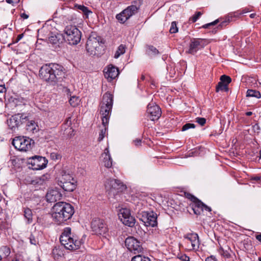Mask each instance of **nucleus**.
<instances>
[{"instance_id": "f257e3e1", "label": "nucleus", "mask_w": 261, "mask_h": 261, "mask_svg": "<svg viewBox=\"0 0 261 261\" xmlns=\"http://www.w3.org/2000/svg\"><path fill=\"white\" fill-rule=\"evenodd\" d=\"M64 68L58 64L50 63L41 67L39 70V76L43 80L52 84L60 81L64 74Z\"/></svg>"}, {"instance_id": "f03ea898", "label": "nucleus", "mask_w": 261, "mask_h": 261, "mask_svg": "<svg viewBox=\"0 0 261 261\" xmlns=\"http://www.w3.org/2000/svg\"><path fill=\"white\" fill-rule=\"evenodd\" d=\"M113 104V96L109 92H106L102 97V101L100 105V114L101 115L102 123L104 128L100 130L98 138V141H101L106 132V126L109 123L110 116L112 111Z\"/></svg>"}, {"instance_id": "7ed1b4c3", "label": "nucleus", "mask_w": 261, "mask_h": 261, "mask_svg": "<svg viewBox=\"0 0 261 261\" xmlns=\"http://www.w3.org/2000/svg\"><path fill=\"white\" fill-rule=\"evenodd\" d=\"M74 213L73 206L65 202H57L52 208V217L58 224L63 223L70 219Z\"/></svg>"}, {"instance_id": "20e7f679", "label": "nucleus", "mask_w": 261, "mask_h": 261, "mask_svg": "<svg viewBox=\"0 0 261 261\" xmlns=\"http://www.w3.org/2000/svg\"><path fill=\"white\" fill-rule=\"evenodd\" d=\"M143 4L142 0H135L131 5L123 10L116 16L118 20L122 23H124L130 17L137 14Z\"/></svg>"}, {"instance_id": "39448f33", "label": "nucleus", "mask_w": 261, "mask_h": 261, "mask_svg": "<svg viewBox=\"0 0 261 261\" xmlns=\"http://www.w3.org/2000/svg\"><path fill=\"white\" fill-rule=\"evenodd\" d=\"M103 44L104 42L100 37L90 36L87 41L86 50L90 55L98 56L103 50Z\"/></svg>"}, {"instance_id": "423d86ee", "label": "nucleus", "mask_w": 261, "mask_h": 261, "mask_svg": "<svg viewBox=\"0 0 261 261\" xmlns=\"http://www.w3.org/2000/svg\"><path fill=\"white\" fill-rule=\"evenodd\" d=\"M64 32L66 35L64 36L65 39H66L69 44L76 45L80 42L82 33L75 25L66 26Z\"/></svg>"}, {"instance_id": "0eeeda50", "label": "nucleus", "mask_w": 261, "mask_h": 261, "mask_svg": "<svg viewBox=\"0 0 261 261\" xmlns=\"http://www.w3.org/2000/svg\"><path fill=\"white\" fill-rule=\"evenodd\" d=\"M12 143L15 149L26 151L31 149L34 141L27 137L19 136L14 138Z\"/></svg>"}, {"instance_id": "6e6552de", "label": "nucleus", "mask_w": 261, "mask_h": 261, "mask_svg": "<svg viewBox=\"0 0 261 261\" xmlns=\"http://www.w3.org/2000/svg\"><path fill=\"white\" fill-rule=\"evenodd\" d=\"M105 186L109 193L114 195L122 192L126 189V186L120 180L112 178L106 180Z\"/></svg>"}, {"instance_id": "1a4fd4ad", "label": "nucleus", "mask_w": 261, "mask_h": 261, "mask_svg": "<svg viewBox=\"0 0 261 261\" xmlns=\"http://www.w3.org/2000/svg\"><path fill=\"white\" fill-rule=\"evenodd\" d=\"M91 227L95 234L106 237L108 228L104 220L98 218H94L91 222Z\"/></svg>"}, {"instance_id": "9d476101", "label": "nucleus", "mask_w": 261, "mask_h": 261, "mask_svg": "<svg viewBox=\"0 0 261 261\" xmlns=\"http://www.w3.org/2000/svg\"><path fill=\"white\" fill-rule=\"evenodd\" d=\"M28 164L30 165L29 168L34 170L44 169L46 167L48 161L41 156H34L28 160Z\"/></svg>"}, {"instance_id": "9b49d317", "label": "nucleus", "mask_w": 261, "mask_h": 261, "mask_svg": "<svg viewBox=\"0 0 261 261\" xmlns=\"http://www.w3.org/2000/svg\"><path fill=\"white\" fill-rule=\"evenodd\" d=\"M28 121V116L24 113H17L13 115L9 120L8 124L9 127L12 130H15L16 128L24 123Z\"/></svg>"}, {"instance_id": "f8f14e48", "label": "nucleus", "mask_w": 261, "mask_h": 261, "mask_svg": "<svg viewBox=\"0 0 261 261\" xmlns=\"http://www.w3.org/2000/svg\"><path fill=\"white\" fill-rule=\"evenodd\" d=\"M62 241L61 243L66 249L69 250H75L78 249L83 242L81 240H79L76 236L73 235L70 238L63 237Z\"/></svg>"}, {"instance_id": "ddd939ff", "label": "nucleus", "mask_w": 261, "mask_h": 261, "mask_svg": "<svg viewBox=\"0 0 261 261\" xmlns=\"http://www.w3.org/2000/svg\"><path fill=\"white\" fill-rule=\"evenodd\" d=\"M125 245L128 250L134 254L139 253L142 251L143 248L140 242L133 237H127L125 239Z\"/></svg>"}, {"instance_id": "4468645a", "label": "nucleus", "mask_w": 261, "mask_h": 261, "mask_svg": "<svg viewBox=\"0 0 261 261\" xmlns=\"http://www.w3.org/2000/svg\"><path fill=\"white\" fill-rule=\"evenodd\" d=\"M140 219L146 226L154 227L157 225V215L153 211L143 212Z\"/></svg>"}, {"instance_id": "2eb2a0df", "label": "nucleus", "mask_w": 261, "mask_h": 261, "mask_svg": "<svg viewBox=\"0 0 261 261\" xmlns=\"http://www.w3.org/2000/svg\"><path fill=\"white\" fill-rule=\"evenodd\" d=\"M205 42V40L203 39H191L188 53L192 55H195L198 50L204 47L206 45Z\"/></svg>"}, {"instance_id": "dca6fc26", "label": "nucleus", "mask_w": 261, "mask_h": 261, "mask_svg": "<svg viewBox=\"0 0 261 261\" xmlns=\"http://www.w3.org/2000/svg\"><path fill=\"white\" fill-rule=\"evenodd\" d=\"M147 117L151 121L157 120L161 116L160 108L154 103H149L146 111Z\"/></svg>"}, {"instance_id": "f3484780", "label": "nucleus", "mask_w": 261, "mask_h": 261, "mask_svg": "<svg viewBox=\"0 0 261 261\" xmlns=\"http://www.w3.org/2000/svg\"><path fill=\"white\" fill-rule=\"evenodd\" d=\"M184 239L189 241L191 244V250H197L199 248L200 242L197 233L195 232L188 233L184 236Z\"/></svg>"}, {"instance_id": "a211bd4d", "label": "nucleus", "mask_w": 261, "mask_h": 261, "mask_svg": "<svg viewBox=\"0 0 261 261\" xmlns=\"http://www.w3.org/2000/svg\"><path fill=\"white\" fill-rule=\"evenodd\" d=\"M65 40V36L60 33H51L48 37V43L56 46H59Z\"/></svg>"}, {"instance_id": "6ab92c4d", "label": "nucleus", "mask_w": 261, "mask_h": 261, "mask_svg": "<svg viewBox=\"0 0 261 261\" xmlns=\"http://www.w3.org/2000/svg\"><path fill=\"white\" fill-rule=\"evenodd\" d=\"M62 197V194L57 189L49 190L46 194V199L48 202H55Z\"/></svg>"}, {"instance_id": "aec40b11", "label": "nucleus", "mask_w": 261, "mask_h": 261, "mask_svg": "<svg viewBox=\"0 0 261 261\" xmlns=\"http://www.w3.org/2000/svg\"><path fill=\"white\" fill-rule=\"evenodd\" d=\"M194 213L198 216L201 214L203 211L204 203L199 199H197L190 204Z\"/></svg>"}, {"instance_id": "412c9836", "label": "nucleus", "mask_w": 261, "mask_h": 261, "mask_svg": "<svg viewBox=\"0 0 261 261\" xmlns=\"http://www.w3.org/2000/svg\"><path fill=\"white\" fill-rule=\"evenodd\" d=\"M118 74V68L113 66L108 67L107 71H105V77L110 81L116 77Z\"/></svg>"}, {"instance_id": "4be33fe9", "label": "nucleus", "mask_w": 261, "mask_h": 261, "mask_svg": "<svg viewBox=\"0 0 261 261\" xmlns=\"http://www.w3.org/2000/svg\"><path fill=\"white\" fill-rule=\"evenodd\" d=\"M58 184L64 191L67 192H72L76 188V180H73V181H68L65 182H58Z\"/></svg>"}, {"instance_id": "5701e85b", "label": "nucleus", "mask_w": 261, "mask_h": 261, "mask_svg": "<svg viewBox=\"0 0 261 261\" xmlns=\"http://www.w3.org/2000/svg\"><path fill=\"white\" fill-rule=\"evenodd\" d=\"M102 157L103 158L105 166L108 168H111L112 166V159L108 148L105 149L104 153L102 154Z\"/></svg>"}, {"instance_id": "b1692460", "label": "nucleus", "mask_w": 261, "mask_h": 261, "mask_svg": "<svg viewBox=\"0 0 261 261\" xmlns=\"http://www.w3.org/2000/svg\"><path fill=\"white\" fill-rule=\"evenodd\" d=\"M61 176L59 178L58 182H65L68 181H73V180H76L74 177L68 173H67L65 171H62Z\"/></svg>"}, {"instance_id": "393cba45", "label": "nucleus", "mask_w": 261, "mask_h": 261, "mask_svg": "<svg viewBox=\"0 0 261 261\" xmlns=\"http://www.w3.org/2000/svg\"><path fill=\"white\" fill-rule=\"evenodd\" d=\"M46 179V177L45 175H43L40 177H35L33 179H32L30 181H29V184L33 185H43L45 179Z\"/></svg>"}, {"instance_id": "a878e982", "label": "nucleus", "mask_w": 261, "mask_h": 261, "mask_svg": "<svg viewBox=\"0 0 261 261\" xmlns=\"http://www.w3.org/2000/svg\"><path fill=\"white\" fill-rule=\"evenodd\" d=\"M38 125L34 120H31L28 122L26 125L27 130L31 133L37 132L38 129L37 128Z\"/></svg>"}, {"instance_id": "bb28decb", "label": "nucleus", "mask_w": 261, "mask_h": 261, "mask_svg": "<svg viewBox=\"0 0 261 261\" xmlns=\"http://www.w3.org/2000/svg\"><path fill=\"white\" fill-rule=\"evenodd\" d=\"M121 221L125 225L133 227L135 225L136 220L134 217L129 215L127 218H121Z\"/></svg>"}, {"instance_id": "cd10ccee", "label": "nucleus", "mask_w": 261, "mask_h": 261, "mask_svg": "<svg viewBox=\"0 0 261 261\" xmlns=\"http://www.w3.org/2000/svg\"><path fill=\"white\" fill-rule=\"evenodd\" d=\"M24 217L27 220V223L30 224L33 222V213L32 210L29 208H24Z\"/></svg>"}, {"instance_id": "c85d7f7f", "label": "nucleus", "mask_w": 261, "mask_h": 261, "mask_svg": "<svg viewBox=\"0 0 261 261\" xmlns=\"http://www.w3.org/2000/svg\"><path fill=\"white\" fill-rule=\"evenodd\" d=\"M246 96L247 97H253L257 98H260L261 97V94L258 91L248 89L247 91Z\"/></svg>"}, {"instance_id": "c756f323", "label": "nucleus", "mask_w": 261, "mask_h": 261, "mask_svg": "<svg viewBox=\"0 0 261 261\" xmlns=\"http://www.w3.org/2000/svg\"><path fill=\"white\" fill-rule=\"evenodd\" d=\"M74 7L76 8V9L82 11L87 17L88 16L90 13H92V12L89 10L87 7L84 5L75 4Z\"/></svg>"}, {"instance_id": "7c9ffc66", "label": "nucleus", "mask_w": 261, "mask_h": 261, "mask_svg": "<svg viewBox=\"0 0 261 261\" xmlns=\"http://www.w3.org/2000/svg\"><path fill=\"white\" fill-rule=\"evenodd\" d=\"M147 53L150 56H154L159 54V50L152 45H147Z\"/></svg>"}, {"instance_id": "2f4dec72", "label": "nucleus", "mask_w": 261, "mask_h": 261, "mask_svg": "<svg viewBox=\"0 0 261 261\" xmlns=\"http://www.w3.org/2000/svg\"><path fill=\"white\" fill-rule=\"evenodd\" d=\"M125 52V47L123 44L120 45L117 50L115 52L114 58L116 59L118 58L121 55H123Z\"/></svg>"}, {"instance_id": "473e14b6", "label": "nucleus", "mask_w": 261, "mask_h": 261, "mask_svg": "<svg viewBox=\"0 0 261 261\" xmlns=\"http://www.w3.org/2000/svg\"><path fill=\"white\" fill-rule=\"evenodd\" d=\"M216 91L217 92H218L220 91L227 92L228 91V85L226 84L222 83V82H219L216 86Z\"/></svg>"}, {"instance_id": "72a5a7b5", "label": "nucleus", "mask_w": 261, "mask_h": 261, "mask_svg": "<svg viewBox=\"0 0 261 261\" xmlns=\"http://www.w3.org/2000/svg\"><path fill=\"white\" fill-rule=\"evenodd\" d=\"M70 105L73 107H75L78 106L80 102V99L79 97L76 96H72L70 97L69 100Z\"/></svg>"}, {"instance_id": "f704fd0d", "label": "nucleus", "mask_w": 261, "mask_h": 261, "mask_svg": "<svg viewBox=\"0 0 261 261\" xmlns=\"http://www.w3.org/2000/svg\"><path fill=\"white\" fill-rule=\"evenodd\" d=\"M67 237V238H70L72 237L71 233V228L70 227H66L64 229L63 232H62L60 238V242L61 243L62 241V238L63 237Z\"/></svg>"}, {"instance_id": "c9c22d12", "label": "nucleus", "mask_w": 261, "mask_h": 261, "mask_svg": "<svg viewBox=\"0 0 261 261\" xmlns=\"http://www.w3.org/2000/svg\"><path fill=\"white\" fill-rule=\"evenodd\" d=\"M118 215L119 219L121 220V218H127L128 216L130 215V214L128 209L123 208L120 211Z\"/></svg>"}, {"instance_id": "e433bc0d", "label": "nucleus", "mask_w": 261, "mask_h": 261, "mask_svg": "<svg viewBox=\"0 0 261 261\" xmlns=\"http://www.w3.org/2000/svg\"><path fill=\"white\" fill-rule=\"evenodd\" d=\"M131 261H150L148 257H145L141 255H137L134 256Z\"/></svg>"}, {"instance_id": "4c0bfd02", "label": "nucleus", "mask_w": 261, "mask_h": 261, "mask_svg": "<svg viewBox=\"0 0 261 261\" xmlns=\"http://www.w3.org/2000/svg\"><path fill=\"white\" fill-rule=\"evenodd\" d=\"M218 252L221 254V255L227 258H229L231 256L228 251L227 250H225L221 246H220L219 248Z\"/></svg>"}, {"instance_id": "58836bf2", "label": "nucleus", "mask_w": 261, "mask_h": 261, "mask_svg": "<svg viewBox=\"0 0 261 261\" xmlns=\"http://www.w3.org/2000/svg\"><path fill=\"white\" fill-rule=\"evenodd\" d=\"M231 81V78L226 75H223L220 77V82H222V83L226 84L228 85Z\"/></svg>"}, {"instance_id": "ea45409f", "label": "nucleus", "mask_w": 261, "mask_h": 261, "mask_svg": "<svg viewBox=\"0 0 261 261\" xmlns=\"http://www.w3.org/2000/svg\"><path fill=\"white\" fill-rule=\"evenodd\" d=\"M66 17L68 20L72 21L73 22H75L77 19L76 15L73 13V11H71L70 13L68 14Z\"/></svg>"}, {"instance_id": "a19ab883", "label": "nucleus", "mask_w": 261, "mask_h": 261, "mask_svg": "<svg viewBox=\"0 0 261 261\" xmlns=\"http://www.w3.org/2000/svg\"><path fill=\"white\" fill-rule=\"evenodd\" d=\"M169 31L171 34H173L177 32L178 28L177 27V25L175 21H173L171 23Z\"/></svg>"}, {"instance_id": "79ce46f5", "label": "nucleus", "mask_w": 261, "mask_h": 261, "mask_svg": "<svg viewBox=\"0 0 261 261\" xmlns=\"http://www.w3.org/2000/svg\"><path fill=\"white\" fill-rule=\"evenodd\" d=\"M195 125L194 123H187L182 126V131H186L190 128H194Z\"/></svg>"}, {"instance_id": "37998d69", "label": "nucleus", "mask_w": 261, "mask_h": 261, "mask_svg": "<svg viewBox=\"0 0 261 261\" xmlns=\"http://www.w3.org/2000/svg\"><path fill=\"white\" fill-rule=\"evenodd\" d=\"M201 15L202 13L201 12H197L195 15L190 18V20L192 22H195L201 16Z\"/></svg>"}, {"instance_id": "c03bdc74", "label": "nucleus", "mask_w": 261, "mask_h": 261, "mask_svg": "<svg viewBox=\"0 0 261 261\" xmlns=\"http://www.w3.org/2000/svg\"><path fill=\"white\" fill-rule=\"evenodd\" d=\"M185 196L187 198L190 200L192 201V203L198 199L195 196L193 195L192 194H191L189 193H187V192L185 193Z\"/></svg>"}, {"instance_id": "a18cd8bd", "label": "nucleus", "mask_w": 261, "mask_h": 261, "mask_svg": "<svg viewBox=\"0 0 261 261\" xmlns=\"http://www.w3.org/2000/svg\"><path fill=\"white\" fill-rule=\"evenodd\" d=\"M195 121L201 126H203L206 123V119L202 117H197L195 119Z\"/></svg>"}, {"instance_id": "49530a36", "label": "nucleus", "mask_w": 261, "mask_h": 261, "mask_svg": "<svg viewBox=\"0 0 261 261\" xmlns=\"http://www.w3.org/2000/svg\"><path fill=\"white\" fill-rule=\"evenodd\" d=\"M218 22H219L218 19H217L212 22L207 23V24L203 25L202 27L205 29L208 28L209 27H210V26H213V25H216Z\"/></svg>"}, {"instance_id": "de8ad7c7", "label": "nucleus", "mask_w": 261, "mask_h": 261, "mask_svg": "<svg viewBox=\"0 0 261 261\" xmlns=\"http://www.w3.org/2000/svg\"><path fill=\"white\" fill-rule=\"evenodd\" d=\"M50 158L53 160L56 161L60 158V155L56 152H52L50 153Z\"/></svg>"}, {"instance_id": "09e8293b", "label": "nucleus", "mask_w": 261, "mask_h": 261, "mask_svg": "<svg viewBox=\"0 0 261 261\" xmlns=\"http://www.w3.org/2000/svg\"><path fill=\"white\" fill-rule=\"evenodd\" d=\"M252 129L254 133L258 134L260 128L258 124H255L252 126Z\"/></svg>"}, {"instance_id": "8fccbe9b", "label": "nucleus", "mask_w": 261, "mask_h": 261, "mask_svg": "<svg viewBox=\"0 0 261 261\" xmlns=\"http://www.w3.org/2000/svg\"><path fill=\"white\" fill-rule=\"evenodd\" d=\"M133 143L136 146H140L141 145L142 141L140 139H136L133 141Z\"/></svg>"}, {"instance_id": "3c124183", "label": "nucleus", "mask_w": 261, "mask_h": 261, "mask_svg": "<svg viewBox=\"0 0 261 261\" xmlns=\"http://www.w3.org/2000/svg\"><path fill=\"white\" fill-rule=\"evenodd\" d=\"M7 3L11 4L12 5H14L19 3V0H6Z\"/></svg>"}, {"instance_id": "603ef678", "label": "nucleus", "mask_w": 261, "mask_h": 261, "mask_svg": "<svg viewBox=\"0 0 261 261\" xmlns=\"http://www.w3.org/2000/svg\"><path fill=\"white\" fill-rule=\"evenodd\" d=\"M179 258L182 261H190V257L185 254L181 255Z\"/></svg>"}, {"instance_id": "864d4df0", "label": "nucleus", "mask_w": 261, "mask_h": 261, "mask_svg": "<svg viewBox=\"0 0 261 261\" xmlns=\"http://www.w3.org/2000/svg\"><path fill=\"white\" fill-rule=\"evenodd\" d=\"M217 258L213 255H211L209 257H207L205 259V261H217Z\"/></svg>"}, {"instance_id": "5fc2aeb1", "label": "nucleus", "mask_w": 261, "mask_h": 261, "mask_svg": "<svg viewBox=\"0 0 261 261\" xmlns=\"http://www.w3.org/2000/svg\"><path fill=\"white\" fill-rule=\"evenodd\" d=\"M6 91L5 85H0V94L5 92Z\"/></svg>"}, {"instance_id": "6e6d98bb", "label": "nucleus", "mask_w": 261, "mask_h": 261, "mask_svg": "<svg viewBox=\"0 0 261 261\" xmlns=\"http://www.w3.org/2000/svg\"><path fill=\"white\" fill-rule=\"evenodd\" d=\"M66 124L67 125H70L71 124V117H69L67 118Z\"/></svg>"}, {"instance_id": "4d7b16f0", "label": "nucleus", "mask_w": 261, "mask_h": 261, "mask_svg": "<svg viewBox=\"0 0 261 261\" xmlns=\"http://www.w3.org/2000/svg\"><path fill=\"white\" fill-rule=\"evenodd\" d=\"M20 16L21 18L24 19H28L29 18V15L25 13H21L20 14Z\"/></svg>"}, {"instance_id": "13d9d810", "label": "nucleus", "mask_w": 261, "mask_h": 261, "mask_svg": "<svg viewBox=\"0 0 261 261\" xmlns=\"http://www.w3.org/2000/svg\"><path fill=\"white\" fill-rule=\"evenodd\" d=\"M205 210V211H207L208 212H211L212 211V209L210 207L207 206L204 203V206H203V210Z\"/></svg>"}, {"instance_id": "bf43d9fd", "label": "nucleus", "mask_w": 261, "mask_h": 261, "mask_svg": "<svg viewBox=\"0 0 261 261\" xmlns=\"http://www.w3.org/2000/svg\"><path fill=\"white\" fill-rule=\"evenodd\" d=\"M228 21H223V22H222L218 26V27H221L222 28V27H223L224 25H226L227 23H228Z\"/></svg>"}, {"instance_id": "052dcab7", "label": "nucleus", "mask_w": 261, "mask_h": 261, "mask_svg": "<svg viewBox=\"0 0 261 261\" xmlns=\"http://www.w3.org/2000/svg\"><path fill=\"white\" fill-rule=\"evenodd\" d=\"M23 37V34H19L17 36L16 38V42L19 41L20 40H21Z\"/></svg>"}, {"instance_id": "680f3d73", "label": "nucleus", "mask_w": 261, "mask_h": 261, "mask_svg": "<svg viewBox=\"0 0 261 261\" xmlns=\"http://www.w3.org/2000/svg\"><path fill=\"white\" fill-rule=\"evenodd\" d=\"M260 178H261V177L260 176H254V177L252 178V179L253 180H256V181L259 180L260 179Z\"/></svg>"}, {"instance_id": "e2e57ef3", "label": "nucleus", "mask_w": 261, "mask_h": 261, "mask_svg": "<svg viewBox=\"0 0 261 261\" xmlns=\"http://www.w3.org/2000/svg\"><path fill=\"white\" fill-rule=\"evenodd\" d=\"M256 239L258 241H259L260 242H261V233L259 234H257L256 236Z\"/></svg>"}, {"instance_id": "0e129e2a", "label": "nucleus", "mask_w": 261, "mask_h": 261, "mask_svg": "<svg viewBox=\"0 0 261 261\" xmlns=\"http://www.w3.org/2000/svg\"><path fill=\"white\" fill-rule=\"evenodd\" d=\"M30 243L32 244L35 245L36 244V240L34 239L30 238Z\"/></svg>"}, {"instance_id": "69168bd1", "label": "nucleus", "mask_w": 261, "mask_h": 261, "mask_svg": "<svg viewBox=\"0 0 261 261\" xmlns=\"http://www.w3.org/2000/svg\"><path fill=\"white\" fill-rule=\"evenodd\" d=\"M246 115L248 116H250L252 115V112L250 111L247 112L246 113Z\"/></svg>"}, {"instance_id": "338daca9", "label": "nucleus", "mask_w": 261, "mask_h": 261, "mask_svg": "<svg viewBox=\"0 0 261 261\" xmlns=\"http://www.w3.org/2000/svg\"><path fill=\"white\" fill-rule=\"evenodd\" d=\"M255 15H256V14H255V13H252V14H251L250 15V17L251 18H254V17H255Z\"/></svg>"}, {"instance_id": "774afa93", "label": "nucleus", "mask_w": 261, "mask_h": 261, "mask_svg": "<svg viewBox=\"0 0 261 261\" xmlns=\"http://www.w3.org/2000/svg\"><path fill=\"white\" fill-rule=\"evenodd\" d=\"M141 79L142 80H144L145 79V76L144 75H142Z\"/></svg>"}]
</instances>
